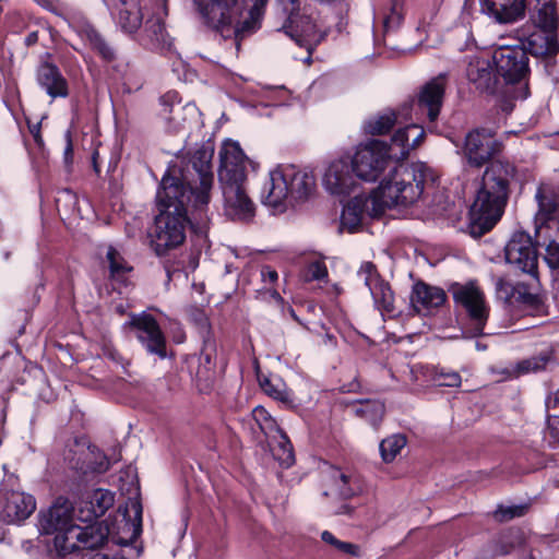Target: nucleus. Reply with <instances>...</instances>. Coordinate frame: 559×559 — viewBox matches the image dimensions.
Instances as JSON below:
<instances>
[{"label": "nucleus", "mask_w": 559, "mask_h": 559, "mask_svg": "<svg viewBox=\"0 0 559 559\" xmlns=\"http://www.w3.org/2000/svg\"><path fill=\"white\" fill-rule=\"evenodd\" d=\"M204 3V15L209 24L216 28L223 37L231 34L238 38L259 27L265 5L269 0H245L250 7L249 16L241 23L237 20L239 14L238 0H200Z\"/></svg>", "instance_id": "5"}, {"label": "nucleus", "mask_w": 559, "mask_h": 559, "mask_svg": "<svg viewBox=\"0 0 559 559\" xmlns=\"http://www.w3.org/2000/svg\"><path fill=\"white\" fill-rule=\"evenodd\" d=\"M405 445L406 438L403 435H393L383 439L379 447L382 460L385 463L392 462Z\"/></svg>", "instance_id": "45"}, {"label": "nucleus", "mask_w": 559, "mask_h": 559, "mask_svg": "<svg viewBox=\"0 0 559 559\" xmlns=\"http://www.w3.org/2000/svg\"><path fill=\"white\" fill-rule=\"evenodd\" d=\"M404 0H390L383 10V28L385 32L396 28L403 20Z\"/></svg>", "instance_id": "46"}, {"label": "nucleus", "mask_w": 559, "mask_h": 559, "mask_svg": "<svg viewBox=\"0 0 559 559\" xmlns=\"http://www.w3.org/2000/svg\"><path fill=\"white\" fill-rule=\"evenodd\" d=\"M506 261L520 271L535 275L538 257L531 236L522 230L515 231L504 248Z\"/></svg>", "instance_id": "17"}, {"label": "nucleus", "mask_w": 559, "mask_h": 559, "mask_svg": "<svg viewBox=\"0 0 559 559\" xmlns=\"http://www.w3.org/2000/svg\"><path fill=\"white\" fill-rule=\"evenodd\" d=\"M143 2L142 9L146 14H151L150 17L167 15V0H143Z\"/></svg>", "instance_id": "54"}, {"label": "nucleus", "mask_w": 559, "mask_h": 559, "mask_svg": "<svg viewBox=\"0 0 559 559\" xmlns=\"http://www.w3.org/2000/svg\"><path fill=\"white\" fill-rule=\"evenodd\" d=\"M501 150V143L486 130H474L465 138L464 154L469 165L481 167Z\"/></svg>", "instance_id": "20"}, {"label": "nucleus", "mask_w": 559, "mask_h": 559, "mask_svg": "<svg viewBox=\"0 0 559 559\" xmlns=\"http://www.w3.org/2000/svg\"><path fill=\"white\" fill-rule=\"evenodd\" d=\"M378 309L392 313L394 311V295L388 283L381 281L370 292Z\"/></svg>", "instance_id": "42"}, {"label": "nucleus", "mask_w": 559, "mask_h": 559, "mask_svg": "<svg viewBox=\"0 0 559 559\" xmlns=\"http://www.w3.org/2000/svg\"><path fill=\"white\" fill-rule=\"evenodd\" d=\"M129 325L136 340L152 355L164 359L167 356L166 338L155 318L148 313L132 314Z\"/></svg>", "instance_id": "16"}, {"label": "nucleus", "mask_w": 559, "mask_h": 559, "mask_svg": "<svg viewBox=\"0 0 559 559\" xmlns=\"http://www.w3.org/2000/svg\"><path fill=\"white\" fill-rule=\"evenodd\" d=\"M260 385L269 396L275 400L281 402H289L292 400L286 385L280 379L264 378L260 380Z\"/></svg>", "instance_id": "47"}, {"label": "nucleus", "mask_w": 559, "mask_h": 559, "mask_svg": "<svg viewBox=\"0 0 559 559\" xmlns=\"http://www.w3.org/2000/svg\"><path fill=\"white\" fill-rule=\"evenodd\" d=\"M225 215L234 221L248 222L255 214V205L247 194L245 182L221 183Z\"/></svg>", "instance_id": "19"}, {"label": "nucleus", "mask_w": 559, "mask_h": 559, "mask_svg": "<svg viewBox=\"0 0 559 559\" xmlns=\"http://www.w3.org/2000/svg\"><path fill=\"white\" fill-rule=\"evenodd\" d=\"M132 510L134 512V519L132 523H128L130 527H132V536L130 540H119V544L128 546L130 543L135 540L142 531V506L140 501L134 500L131 502Z\"/></svg>", "instance_id": "51"}, {"label": "nucleus", "mask_w": 559, "mask_h": 559, "mask_svg": "<svg viewBox=\"0 0 559 559\" xmlns=\"http://www.w3.org/2000/svg\"><path fill=\"white\" fill-rule=\"evenodd\" d=\"M173 95L171 94H166L165 96L162 97V104L164 106V109H163V114L170 120V121H174L175 122V127L176 129L182 127V123L178 120V118L181 116V114H185V116L189 115V116H194L197 115V108L194 105L192 104H187L186 106H180L179 104H177L176 106L174 105H168L167 102L168 99H173Z\"/></svg>", "instance_id": "44"}, {"label": "nucleus", "mask_w": 559, "mask_h": 559, "mask_svg": "<svg viewBox=\"0 0 559 559\" xmlns=\"http://www.w3.org/2000/svg\"><path fill=\"white\" fill-rule=\"evenodd\" d=\"M492 63L498 79L502 78L508 85H520L514 97L526 98L530 67L525 48L518 45L499 46L492 52Z\"/></svg>", "instance_id": "9"}, {"label": "nucleus", "mask_w": 559, "mask_h": 559, "mask_svg": "<svg viewBox=\"0 0 559 559\" xmlns=\"http://www.w3.org/2000/svg\"><path fill=\"white\" fill-rule=\"evenodd\" d=\"M62 200H64L66 202H69L70 205L74 206L76 203V195L71 190L64 189L58 193V198L56 200L57 204L59 205Z\"/></svg>", "instance_id": "62"}, {"label": "nucleus", "mask_w": 559, "mask_h": 559, "mask_svg": "<svg viewBox=\"0 0 559 559\" xmlns=\"http://www.w3.org/2000/svg\"><path fill=\"white\" fill-rule=\"evenodd\" d=\"M514 167L508 162L492 160L486 168L481 185L469 210L468 233L479 238L499 222L509 198Z\"/></svg>", "instance_id": "2"}, {"label": "nucleus", "mask_w": 559, "mask_h": 559, "mask_svg": "<svg viewBox=\"0 0 559 559\" xmlns=\"http://www.w3.org/2000/svg\"><path fill=\"white\" fill-rule=\"evenodd\" d=\"M215 355V344L214 341L210 338H203V347L201 350V357L204 359L206 364H211L212 359Z\"/></svg>", "instance_id": "58"}, {"label": "nucleus", "mask_w": 559, "mask_h": 559, "mask_svg": "<svg viewBox=\"0 0 559 559\" xmlns=\"http://www.w3.org/2000/svg\"><path fill=\"white\" fill-rule=\"evenodd\" d=\"M88 457L87 464L85 461L80 464L78 461L73 464V467L81 471L82 473H96L102 474L105 473L109 468V460L107 456L99 452L95 447L88 448L86 452V459Z\"/></svg>", "instance_id": "39"}, {"label": "nucleus", "mask_w": 559, "mask_h": 559, "mask_svg": "<svg viewBox=\"0 0 559 559\" xmlns=\"http://www.w3.org/2000/svg\"><path fill=\"white\" fill-rule=\"evenodd\" d=\"M114 501L112 492L107 489L98 488L85 492L79 506L81 520L88 522L103 516Z\"/></svg>", "instance_id": "26"}, {"label": "nucleus", "mask_w": 559, "mask_h": 559, "mask_svg": "<svg viewBox=\"0 0 559 559\" xmlns=\"http://www.w3.org/2000/svg\"><path fill=\"white\" fill-rule=\"evenodd\" d=\"M74 507L72 502L64 498L59 497L55 502L45 511L38 514V530L41 534L55 535L53 547L58 556L64 557V547L67 543L58 545V538L67 535L71 527H75L73 523Z\"/></svg>", "instance_id": "12"}, {"label": "nucleus", "mask_w": 559, "mask_h": 559, "mask_svg": "<svg viewBox=\"0 0 559 559\" xmlns=\"http://www.w3.org/2000/svg\"><path fill=\"white\" fill-rule=\"evenodd\" d=\"M116 9L118 22L126 32L132 33L140 27L144 13L139 0H118Z\"/></svg>", "instance_id": "34"}, {"label": "nucleus", "mask_w": 559, "mask_h": 559, "mask_svg": "<svg viewBox=\"0 0 559 559\" xmlns=\"http://www.w3.org/2000/svg\"><path fill=\"white\" fill-rule=\"evenodd\" d=\"M393 162H400V159L392 143L389 144L381 140H368L360 143L350 158L355 176L368 182L377 181Z\"/></svg>", "instance_id": "8"}, {"label": "nucleus", "mask_w": 559, "mask_h": 559, "mask_svg": "<svg viewBox=\"0 0 559 559\" xmlns=\"http://www.w3.org/2000/svg\"><path fill=\"white\" fill-rule=\"evenodd\" d=\"M397 122L399 114L392 109H385L367 118L362 128L367 134L382 135L390 132Z\"/></svg>", "instance_id": "35"}, {"label": "nucleus", "mask_w": 559, "mask_h": 559, "mask_svg": "<svg viewBox=\"0 0 559 559\" xmlns=\"http://www.w3.org/2000/svg\"><path fill=\"white\" fill-rule=\"evenodd\" d=\"M466 78L476 90L481 93L495 94L498 92L499 79L487 58L472 55L467 57Z\"/></svg>", "instance_id": "22"}, {"label": "nucleus", "mask_w": 559, "mask_h": 559, "mask_svg": "<svg viewBox=\"0 0 559 559\" xmlns=\"http://www.w3.org/2000/svg\"><path fill=\"white\" fill-rule=\"evenodd\" d=\"M321 538L324 543L337 548V544L340 540L329 531H323L321 534Z\"/></svg>", "instance_id": "63"}, {"label": "nucleus", "mask_w": 559, "mask_h": 559, "mask_svg": "<svg viewBox=\"0 0 559 559\" xmlns=\"http://www.w3.org/2000/svg\"><path fill=\"white\" fill-rule=\"evenodd\" d=\"M63 158H64V163L67 166H70L72 164L73 145H72L71 133L69 131L66 133V147L63 151Z\"/></svg>", "instance_id": "60"}, {"label": "nucleus", "mask_w": 559, "mask_h": 559, "mask_svg": "<svg viewBox=\"0 0 559 559\" xmlns=\"http://www.w3.org/2000/svg\"><path fill=\"white\" fill-rule=\"evenodd\" d=\"M526 507L524 506H510V507H503L499 506L493 511V518L499 522H507L514 518H520L525 514Z\"/></svg>", "instance_id": "52"}, {"label": "nucleus", "mask_w": 559, "mask_h": 559, "mask_svg": "<svg viewBox=\"0 0 559 559\" xmlns=\"http://www.w3.org/2000/svg\"><path fill=\"white\" fill-rule=\"evenodd\" d=\"M107 260L109 263L110 276L114 281L124 284L131 267L126 263L120 253L110 247L107 251Z\"/></svg>", "instance_id": "41"}, {"label": "nucleus", "mask_w": 559, "mask_h": 559, "mask_svg": "<svg viewBox=\"0 0 559 559\" xmlns=\"http://www.w3.org/2000/svg\"><path fill=\"white\" fill-rule=\"evenodd\" d=\"M37 82L51 98L69 95L68 82L59 68L48 61L41 62L37 69Z\"/></svg>", "instance_id": "30"}, {"label": "nucleus", "mask_w": 559, "mask_h": 559, "mask_svg": "<svg viewBox=\"0 0 559 559\" xmlns=\"http://www.w3.org/2000/svg\"><path fill=\"white\" fill-rule=\"evenodd\" d=\"M313 176L295 165H278L269 173L261 193L263 204L284 211L293 201L307 199L314 188Z\"/></svg>", "instance_id": "4"}, {"label": "nucleus", "mask_w": 559, "mask_h": 559, "mask_svg": "<svg viewBox=\"0 0 559 559\" xmlns=\"http://www.w3.org/2000/svg\"><path fill=\"white\" fill-rule=\"evenodd\" d=\"M340 551L344 554H348L352 556H359V547L355 544L347 543V542H341L337 544V548Z\"/></svg>", "instance_id": "61"}, {"label": "nucleus", "mask_w": 559, "mask_h": 559, "mask_svg": "<svg viewBox=\"0 0 559 559\" xmlns=\"http://www.w3.org/2000/svg\"><path fill=\"white\" fill-rule=\"evenodd\" d=\"M532 23L527 29H522V46L535 57H554L559 52V15L547 10L540 13H531Z\"/></svg>", "instance_id": "6"}, {"label": "nucleus", "mask_w": 559, "mask_h": 559, "mask_svg": "<svg viewBox=\"0 0 559 559\" xmlns=\"http://www.w3.org/2000/svg\"><path fill=\"white\" fill-rule=\"evenodd\" d=\"M277 7L286 17L283 25L285 33L300 47L310 50L322 40L324 35L320 32L316 16L306 11L299 12V0H277Z\"/></svg>", "instance_id": "10"}, {"label": "nucleus", "mask_w": 559, "mask_h": 559, "mask_svg": "<svg viewBox=\"0 0 559 559\" xmlns=\"http://www.w3.org/2000/svg\"><path fill=\"white\" fill-rule=\"evenodd\" d=\"M308 276L311 280H323L328 276V269L325 264L321 261H314L308 266Z\"/></svg>", "instance_id": "56"}, {"label": "nucleus", "mask_w": 559, "mask_h": 559, "mask_svg": "<svg viewBox=\"0 0 559 559\" xmlns=\"http://www.w3.org/2000/svg\"><path fill=\"white\" fill-rule=\"evenodd\" d=\"M559 406V389L546 400L547 409L556 408Z\"/></svg>", "instance_id": "64"}, {"label": "nucleus", "mask_w": 559, "mask_h": 559, "mask_svg": "<svg viewBox=\"0 0 559 559\" xmlns=\"http://www.w3.org/2000/svg\"><path fill=\"white\" fill-rule=\"evenodd\" d=\"M435 381L441 386H459L461 384V376L455 371L442 369L436 373Z\"/></svg>", "instance_id": "53"}, {"label": "nucleus", "mask_w": 559, "mask_h": 559, "mask_svg": "<svg viewBox=\"0 0 559 559\" xmlns=\"http://www.w3.org/2000/svg\"><path fill=\"white\" fill-rule=\"evenodd\" d=\"M496 294L498 299L509 305L523 304L537 309L542 305L539 295L531 293L523 283L512 284L504 278H497Z\"/></svg>", "instance_id": "25"}, {"label": "nucleus", "mask_w": 559, "mask_h": 559, "mask_svg": "<svg viewBox=\"0 0 559 559\" xmlns=\"http://www.w3.org/2000/svg\"><path fill=\"white\" fill-rule=\"evenodd\" d=\"M451 292L455 305L461 307L468 317L472 335L484 334L489 316V307L485 301L484 293L474 284H455Z\"/></svg>", "instance_id": "13"}, {"label": "nucleus", "mask_w": 559, "mask_h": 559, "mask_svg": "<svg viewBox=\"0 0 559 559\" xmlns=\"http://www.w3.org/2000/svg\"><path fill=\"white\" fill-rule=\"evenodd\" d=\"M323 495L341 499L353 498L364 490L361 476L354 469L330 466L322 473Z\"/></svg>", "instance_id": "14"}, {"label": "nucleus", "mask_w": 559, "mask_h": 559, "mask_svg": "<svg viewBox=\"0 0 559 559\" xmlns=\"http://www.w3.org/2000/svg\"><path fill=\"white\" fill-rule=\"evenodd\" d=\"M252 417L260 430L264 433L267 439L274 437V435L283 431L277 421L270 415V413L262 406H257L252 411Z\"/></svg>", "instance_id": "43"}, {"label": "nucleus", "mask_w": 559, "mask_h": 559, "mask_svg": "<svg viewBox=\"0 0 559 559\" xmlns=\"http://www.w3.org/2000/svg\"><path fill=\"white\" fill-rule=\"evenodd\" d=\"M535 198L538 202L537 218L547 224V229L557 228V224H559L555 218L559 205L557 193L551 187L542 185L538 187Z\"/></svg>", "instance_id": "33"}, {"label": "nucleus", "mask_w": 559, "mask_h": 559, "mask_svg": "<svg viewBox=\"0 0 559 559\" xmlns=\"http://www.w3.org/2000/svg\"><path fill=\"white\" fill-rule=\"evenodd\" d=\"M356 176L349 157L334 159L328 166L323 176V186L335 195L349 194L356 186Z\"/></svg>", "instance_id": "21"}, {"label": "nucleus", "mask_w": 559, "mask_h": 559, "mask_svg": "<svg viewBox=\"0 0 559 559\" xmlns=\"http://www.w3.org/2000/svg\"><path fill=\"white\" fill-rule=\"evenodd\" d=\"M109 536V526L105 521L96 522L85 527L76 525L68 531L64 539L58 538V545L67 543L64 556L81 549H97L105 545Z\"/></svg>", "instance_id": "15"}, {"label": "nucleus", "mask_w": 559, "mask_h": 559, "mask_svg": "<svg viewBox=\"0 0 559 559\" xmlns=\"http://www.w3.org/2000/svg\"><path fill=\"white\" fill-rule=\"evenodd\" d=\"M555 361L554 349L547 348L538 355L523 359L515 366L516 376L545 370L547 365Z\"/></svg>", "instance_id": "38"}, {"label": "nucleus", "mask_w": 559, "mask_h": 559, "mask_svg": "<svg viewBox=\"0 0 559 559\" xmlns=\"http://www.w3.org/2000/svg\"><path fill=\"white\" fill-rule=\"evenodd\" d=\"M156 198L159 214L151 231V245L156 254L163 255L185 241L189 223L187 205L195 209L182 181L170 174L163 176Z\"/></svg>", "instance_id": "1"}, {"label": "nucleus", "mask_w": 559, "mask_h": 559, "mask_svg": "<svg viewBox=\"0 0 559 559\" xmlns=\"http://www.w3.org/2000/svg\"><path fill=\"white\" fill-rule=\"evenodd\" d=\"M483 13L499 23H511L524 15L525 0H479Z\"/></svg>", "instance_id": "27"}, {"label": "nucleus", "mask_w": 559, "mask_h": 559, "mask_svg": "<svg viewBox=\"0 0 559 559\" xmlns=\"http://www.w3.org/2000/svg\"><path fill=\"white\" fill-rule=\"evenodd\" d=\"M425 136L424 129L418 124L400 128L391 138L393 150L400 160L407 158L412 150L420 145Z\"/></svg>", "instance_id": "31"}, {"label": "nucleus", "mask_w": 559, "mask_h": 559, "mask_svg": "<svg viewBox=\"0 0 559 559\" xmlns=\"http://www.w3.org/2000/svg\"><path fill=\"white\" fill-rule=\"evenodd\" d=\"M376 194L372 191L370 195H357L353 198L343 209L341 216V226L349 231H355L362 222L365 215L372 218L380 217L384 212H374L377 210Z\"/></svg>", "instance_id": "23"}, {"label": "nucleus", "mask_w": 559, "mask_h": 559, "mask_svg": "<svg viewBox=\"0 0 559 559\" xmlns=\"http://www.w3.org/2000/svg\"><path fill=\"white\" fill-rule=\"evenodd\" d=\"M556 229L555 237H549L545 249L544 260L547 265L552 270L559 269V224Z\"/></svg>", "instance_id": "48"}, {"label": "nucleus", "mask_w": 559, "mask_h": 559, "mask_svg": "<svg viewBox=\"0 0 559 559\" xmlns=\"http://www.w3.org/2000/svg\"><path fill=\"white\" fill-rule=\"evenodd\" d=\"M528 9L531 13H540L551 10V13H558L554 0H528Z\"/></svg>", "instance_id": "55"}, {"label": "nucleus", "mask_w": 559, "mask_h": 559, "mask_svg": "<svg viewBox=\"0 0 559 559\" xmlns=\"http://www.w3.org/2000/svg\"><path fill=\"white\" fill-rule=\"evenodd\" d=\"M355 412L357 416L366 419L373 427H377L383 418L385 407L384 404L378 400H366L356 406Z\"/></svg>", "instance_id": "40"}, {"label": "nucleus", "mask_w": 559, "mask_h": 559, "mask_svg": "<svg viewBox=\"0 0 559 559\" xmlns=\"http://www.w3.org/2000/svg\"><path fill=\"white\" fill-rule=\"evenodd\" d=\"M248 162L239 143L230 140L225 141L219 150V182H246Z\"/></svg>", "instance_id": "18"}, {"label": "nucleus", "mask_w": 559, "mask_h": 559, "mask_svg": "<svg viewBox=\"0 0 559 559\" xmlns=\"http://www.w3.org/2000/svg\"><path fill=\"white\" fill-rule=\"evenodd\" d=\"M278 278V274L275 270L270 266H263L261 269V280L264 283L265 287L267 285L274 284Z\"/></svg>", "instance_id": "59"}, {"label": "nucleus", "mask_w": 559, "mask_h": 559, "mask_svg": "<svg viewBox=\"0 0 559 559\" xmlns=\"http://www.w3.org/2000/svg\"><path fill=\"white\" fill-rule=\"evenodd\" d=\"M445 298L443 289L418 282L413 286L411 302L416 312L428 314L433 309L441 307Z\"/></svg>", "instance_id": "28"}, {"label": "nucleus", "mask_w": 559, "mask_h": 559, "mask_svg": "<svg viewBox=\"0 0 559 559\" xmlns=\"http://www.w3.org/2000/svg\"><path fill=\"white\" fill-rule=\"evenodd\" d=\"M544 441L548 443L550 448L559 447V416L549 415L547 417V424L544 431Z\"/></svg>", "instance_id": "50"}, {"label": "nucleus", "mask_w": 559, "mask_h": 559, "mask_svg": "<svg viewBox=\"0 0 559 559\" xmlns=\"http://www.w3.org/2000/svg\"><path fill=\"white\" fill-rule=\"evenodd\" d=\"M43 9L63 19L69 26L90 46L95 49L99 56L106 60L115 59V50L104 40L94 26L82 15L72 13L71 9L61 0H34Z\"/></svg>", "instance_id": "11"}, {"label": "nucleus", "mask_w": 559, "mask_h": 559, "mask_svg": "<svg viewBox=\"0 0 559 559\" xmlns=\"http://www.w3.org/2000/svg\"><path fill=\"white\" fill-rule=\"evenodd\" d=\"M213 154V148L207 147H202L195 151L191 158V168L193 171L190 173L191 178L186 182L179 177L187 189L188 195L193 199V207L195 209V213L198 215L197 219L200 223H203L207 219L206 207L211 200V190L214 182V175L211 164ZM167 174L171 175L170 171Z\"/></svg>", "instance_id": "7"}, {"label": "nucleus", "mask_w": 559, "mask_h": 559, "mask_svg": "<svg viewBox=\"0 0 559 559\" xmlns=\"http://www.w3.org/2000/svg\"><path fill=\"white\" fill-rule=\"evenodd\" d=\"M357 277L359 281L364 282L369 292H371L372 287H376V285L382 281L378 274L376 265L371 262H364L360 265L357 272Z\"/></svg>", "instance_id": "49"}, {"label": "nucleus", "mask_w": 559, "mask_h": 559, "mask_svg": "<svg viewBox=\"0 0 559 559\" xmlns=\"http://www.w3.org/2000/svg\"><path fill=\"white\" fill-rule=\"evenodd\" d=\"M166 15H158L156 17H148L145 24V33L152 46L155 49L165 50L171 47V38L166 32L163 17Z\"/></svg>", "instance_id": "36"}, {"label": "nucleus", "mask_w": 559, "mask_h": 559, "mask_svg": "<svg viewBox=\"0 0 559 559\" xmlns=\"http://www.w3.org/2000/svg\"><path fill=\"white\" fill-rule=\"evenodd\" d=\"M194 321L202 338H210L211 326L207 317L202 312H198Z\"/></svg>", "instance_id": "57"}, {"label": "nucleus", "mask_w": 559, "mask_h": 559, "mask_svg": "<svg viewBox=\"0 0 559 559\" xmlns=\"http://www.w3.org/2000/svg\"><path fill=\"white\" fill-rule=\"evenodd\" d=\"M523 534L519 530H509L489 540L480 550L481 559H495L499 556H506L522 545Z\"/></svg>", "instance_id": "32"}, {"label": "nucleus", "mask_w": 559, "mask_h": 559, "mask_svg": "<svg viewBox=\"0 0 559 559\" xmlns=\"http://www.w3.org/2000/svg\"><path fill=\"white\" fill-rule=\"evenodd\" d=\"M267 440L275 460H277L283 467H290L295 462V455L293 445L287 436L281 431Z\"/></svg>", "instance_id": "37"}, {"label": "nucleus", "mask_w": 559, "mask_h": 559, "mask_svg": "<svg viewBox=\"0 0 559 559\" xmlns=\"http://www.w3.org/2000/svg\"><path fill=\"white\" fill-rule=\"evenodd\" d=\"M432 169L423 162L397 163L373 189L377 205L374 212H385L393 207H409L423 197L426 185L433 181Z\"/></svg>", "instance_id": "3"}, {"label": "nucleus", "mask_w": 559, "mask_h": 559, "mask_svg": "<svg viewBox=\"0 0 559 559\" xmlns=\"http://www.w3.org/2000/svg\"><path fill=\"white\" fill-rule=\"evenodd\" d=\"M35 509L36 501L33 496L21 491H11L5 498L2 516L8 523H19L29 518Z\"/></svg>", "instance_id": "29"}, {"label": "nucleus", "mask_w": 559, "mask_h": 559, "mask_svg": "<svg viewBox=\"0 0 559 559\" xmlns=\"http://www.w3.org/2000/svg\"><path fill=\"white\" fill-rule=\"evenodd\" d=\"M445 74H440L428 82L421 90L418 97V109L420 114L427 116L430 122L437 120L442 106Z\"/></svg>", "instance_id": "24"}]
</instances>
